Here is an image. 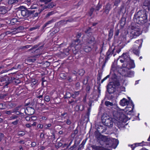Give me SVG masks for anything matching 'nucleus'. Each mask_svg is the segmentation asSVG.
Listing matches in <instances>:
<instances>
[{"mask_svg": "<svg viewBox=\"0 0 150 150\" xmlns=\"http://www.w3.org/2000/svg\"><path fill=\"white\" fill-rule=\"evenodd\" d=\"M9 62H8V63H6V62L3 65H1L0 66V71H1V74H2L5 71H6V70L4 71L2 70V69L4 68H6L7 67L9 66L11 64V63H9Z\"/></svg>", "mask_w": 150, "mask_h": 150, "instance_id": "nucleus-19", "label": "nucleus"}, {"mask_svg": "<svg viewBox=\"0 0 150 150\" xmlns=\"http://www.w3.org/2000/svg\"><path fill=\"white\" fill-rule=\"evenodd\" d=\"M8 95L7 94H0V99H3Z\"/></svg>", "mask_w": 150, "mask_h": 150, "instance_id": "nucleus-56", "label": "nucleus"}, {"mask_svg": "<svg viewBox=\"0 0 150 150\" xmlns=\"http://www.w3.org/2000/svg\"><path fill=\"white\" fill-rule=\"evenodd\" d=\"M92 29L91 27H88L84 31V33L86 34H90L92 33Z\"/></svg>", "mask_w": 150, "mask_h": 150, "instance_id": "nucleus-36", "label": "nucleus"}, {"mask_svg": "<svg viewBox=\"0 0 150 150\" xmlns=\"http://www.w3.org/2000/svg\"><path fill=\"white\" fill-rule=\"evenodd\" d=\"M72 52L75 55L78 52V51H79V50H76L75 48V47H74V48L72 49Z\"/></svg>", "mask_w": 150, "mask_h": 150, "instance_id": "nucleus-63", "label": "nucleus"}, {"mask_svg": "<svg viewBox=\"0 0 150 150\" xmlns=\"http://www.w3.org/2000/svg\"><path fill=\"white\" fill-rule=\"evenodd\" d=\"M143 8L136 13L134 15L133 19L134 22L140 25H143L148 21L147 12L146 10L148 8Z\"/></svg>", "mask_w": 150, "mask_h": 150, "instance_id": "nucleus-1", "label": "nucleus"}, {"mask_svg": "<svg viewBox=\"0 0 150 150\" xmlns=\"http://www.w3.org/2000/svg\"><path fill=\"white\" fill-rule=\"evenodd\" d=\"M111 6V4L109 3H107L103 7V13L105 14L106 15H108L109 13V12L111 9L112 7Z\"/></svg>", "mask_w": 150, "mask_h": 150, "instance_id": "nucleus-12", "label": "nucleus"}, {"mask_svg": "<svg viewBox=\"0 0 150 150\" xmlns=\"http://www.w3.org/2000/svg\"><path fill=\"white\" fill-rule=\"evenodd\" d=\"M119 33V30L117 29L115 32V35L114 36V38H116L117 37Z\"/></svg>", "mask_w": 150, "mask_h": 150, "instance_id": "nucleus-53", "label": "nucleus"}, {"mask_svg": "<svg viewBox=\"0 0 150 150\" xmlns=\"http://www.w3.org/2000/svg\"><path fill=\"white\" fill-rule=\"evenodd\" d=\"M83 50L86 52H90L92 49L91 47L88 46H85L83 47Z\"/></svg>", "mask_w": 150, "mask_h": 150, "instance_id": "nucleus-27", "label": "nucleus"}, {"mask_svg": "<svg viewBox=\"0 0 150 150\" xmlns=\"http://www.w3.org/2000/svg\"><path fill=\"white\" fill-rule=\"evenodd\" d=\"M113 120L114 121V124L115 126H116L119 129H121L124 127V125L123 124L122 122L119 121L115 119Z\"/></svg>", "mask_w": 150, "mask_h": 150, "instance_id": "nucleus-15", "label": "nucleus"}, {"mask_svg": "<svg viewBox=\"0 0 150 150\" xmlns=\"http://www.w3.org/2000/svg\"><path fill=\"white\" fill-rule=\"evenodd\" d=\"M90 88H91L90 85H88L86 88V90L87 93H89Z\"/></svg>", "mask_w": 150, "mask_h": 150, "instance_id": "nucleus-60", "label": "nucleus"}, {"mask_svg": "<svg viewBox=\"0 0 150 150\" xmlns=\"http://www.w3.org/2000/svg\"><path fill=\"white\" fill-rule=\"evenodd\" d=\"M24 29V28L23 26H19L16 29V31L17 32H21Z\"/></svg>", "mask_w": 150, "mask_h": 150, "instance_id": "nucleus-39", "label": "nucleus"}, {"mask_svg": "<svg viewBox=\"0 0 150 150\" xmlns=\"http://www.w3.org/2000/svg\"><path fill=\"white\" fill-rule=\"evenodd\" d=\"M7 11L6 8L4 6L0 7V14H5Z\"/></svg>", "mask_w": 150, "mask_h": 150, "instance_id": "nucleus-28", "label": "nucleus"}, {"mask_svg": "<svg viewBox=\"0 0 150 150\" xmlns=\"http://www.w3.org/2000/svg\"><path fill=\"white\" fill-rule=\"evenodd\" d=\"M37 93L38 95H41V94L44 95V91L43 90L40 89Z\"/></svg>", "mask_w": 150, "mask_h": 150, "instance_id": "nucleus-61", "label": "nucleus"}, {"mask_svg": "<svg viewBox=\"0 0 150 150\" xmlns=\"http://www.w3.org/2000/svg\"><path fill=\"white\" fill-rule=\"evenodd\" d=\"M120 86L119 80H115L108 83L106 86L107 91L109 94H114L116 91V87Z\"/></svg>", "mask_w": 150, "mask_h": 150, "instance_id": "nucleus-4", "label": "nucleus"}, {"mask_svg": "<svg viewBox=\"0 0 150 150\" xmlns=\"http://www.w3.org/2000/svg\"><path fill=\"white\" fill-rule=\"evenodd\" d=\"M12 77L8 76H5L1 79V81H5L4 83V87H8V86L12 82Z\"/></svg>", "mask_w": 150, "mask_h": 150, "instance_id": "nucleus-9", "label": "nucleus"}, {"mask_svg": "<svg viewBox=\"0 0 150 150\" xmlns=\"http://www.w3.org/2000/svg\"><path fill=\"white\" fill-rule=\"evenodd\" d=\"M38 6L34 4L32 6L29 8H28L24 6L21 7V9L20 10L21 16L20 18H22L23 17L27 18L28 17H33V15H34V13L36 11L34 9L38 8Z\"/></svg>", "mask_w": 150, "mask_h": 150, "instance_id": "nucleus-2", "label": "nucleus"}, {"mask_svg": "<svg viewBox=\"0 0 150 150\" xmlns=\"http://www.w3.org/2000/svg\"><path fill=\"white\" fill-rule=\"evenodd\" d=\"M54 19H52L50 21H47L45 23L42 28V30H43L48 25L51 24V23L54 22Z\"/></svg>", "mask_w": 150, "mask_h": 150, "instance_id": "nucleus-25", "label": "nucleus"}, {"mask_svg": "<svg viewBox=\"0 0 150 150\" xmlns=\"http://www.w3.org/2000/svg\"><path fill=\"white\" fill-rule=\"evenodd\" d=\"M52 30H54L51 33V34H52L53 35L55 34L56 33L58 32L59 31V28H56L54 27L53 28Z\"/></svg>", "mask_w": 150, "mask_h": 150, "instance_id": "nucleus-37", "label": "nucleus"}, {"mask_svg": "<svg viewBox=\"0 0 150 150\" xmlns=\"http://www.w3.org/2000/svg\"><path fill=\"white\" fill-rule=\"evenodd\" d=\"M102 76V73L98 72L97 76V83H99L100 82V80L101 78V76Z\"/></svg>", "mask_w": 150, "mask_h": 150, "instance_id": "nucleus-40", "label": "nucleus"}, {"mask_svg": "<svg viewBox=\"0 0 150 150\" xmlns=\"http://www.w3.org/2000/svg\"><path fill=\"white\" fill-rule=\"evenodd\" d=\"M121 72L120 73V74L122 76L125 77H131L133 76L134 74V71L130 70L129 69H122Z\"/></svg>", "mask_w": 150, "mask_h": 150, "instance_id": "nucleus-7", "label": "nucleus"}, {"mask_svg": "<svg viewBox=\"0 0 150 150\" xmlns=\"http://www.w3.org/2000/svg\"><path fill=\"white\" fill-rule=\"evenodd\" d=\"M117 76L116 75V74L115 73H114L112 74V77L111 78L112 79H113V80H117Z\"/></svg>", "mask_w": 150, "mask_h": 150, "instance_id": "nucleus-62", "label": "nucleus"}, {"mask_svg": "<svg viewBox=\"0 0 150 150\" xmlns=\"http://www.w3.org/2000/svg\"><path fill=\"white\" fill-rule=\"evenodd\" d=\"M133 53L139 56V50L137 49H133Z\"/></svg>", "mask_w": 150, "mask_h": 150, "instance_id": "nucleus-51", "label": "nucleus"}, {"mask_svg": "<svg viewBox=\"0 0 150 150\" xmlns=\"http://www.w3.org/2000/svg\"><path fill=\"white\" fill-rule=\"evenodd\" d=\"M99 141V142L101 146H104L105 144L106 145H109L112 142L110 138H108L106 136L102 135H99L96 138Z\"/></svg>", "mask_w": 150, "mask_h": 150, "instance_id": "nucleus-6", "label": "nucleus"}, {"mask_svg": "<svg viewBox=\"0 0 150 150\" xmlns=\"http://www.w3.org/2000/svg\"><path fill=\"white\" fill-rule=\"evenodd\" d=\"M113 119H115L110 117L109 115H104L102 117V123L104 125L107 126L109 127H112L114 121Z\"/></svg>", "mask_w": 150, "mask_h": 150, "instance_id": "nucleus-5", "label": "nucleus"}, {"mask_svg": "<svg viewBox=\"0 0 150 150\" xmlns=\"http://www.w3.org/2000/svg\"><path fill=\"white\" fill-rule=\"evenodd\" d=\"M60 76L62 79H65L67 78V76L65 74L63 73H61L60 74Z\"/></svg>", "mask_w": 150, "mask_h": 150, "instance_id": "nucleus-55", "label": "nucleus"}, {"mask_svg": "<svg viewBox=\"0 0 150 150\" xmlns=\"http://www.w3.org/2000/svg\"><path fill=\"white\" fill-rule=\"evenodd\" d=\"M82 35L81 33H78L76 35V39L73 40L71 46L73 47L74 45H77L81 42V40L79 39Z\"/></svg>", "mask_w": 150, "mask_h": 150, "instance_id": "nucleus-11", "label": "nucleus"}, {"mask_svg": "<svg viewBox=\"0 0 150 150\" xmlns=\"http://www.w3.org/2000/svg\"><path fill=\"white\" fill-rule=\"evenodd\" d=\"M95 10V8L94 7H92L88 11V13L90 16H91L93 11Z\"/></svg>", "mask_w": 150, "mask_h": 150, "instance_id": "nucleus-38", "label": "nucleus"}, {"mask_svg": "<svg viewBox=\"0 0 150 150\" xmlns=\"http://www.w3.org/2000/svg\"><path fill=\"white\" fill-rule=\"evenodd\" d=\"M126 116L124 114H121L120 117V119L121 121L125 123L126 121Z\"/></svg>", "mask_w": 150, "mask_h": 150, "instance_id": "nucleus-30", "label": "nucleus"}, {"mask_svg": "<svg viewBox=\"0 0 150 150\" xmlns=\"http://www.w3.org/2000/svg\"><path fill=\"white\" fill-rule=\"evenodd\" d=\"M78 132V130L76 129L75 130H74L73 132L72 133L71 135L73 136L74 135L73 137H74L76 135Z\"/></svg>", "mask_w": 150, "mask_h": 150, "instance_id": "nucleus-50", "label": "nucleus"}, {"mask_svg": "<svg viewBox=\"0 0 150 150\" xmlns=\"http://www.w3.org/2000/svg\"><path fill=\"white\" fill-rule=\"evenodd\" d=\"M44 100L47 102H49L50 100V98L49 96H46L44 97Z\"/></svg>", "mask_w": 150, "mask_h": 150, "instance_id": "nucleus-54", "label": "nucleus"}, {"mask_svg": "<svg viewBox=\"0 0 150 150\" xmlns=\"http://www.w3.org/2000/svg\"><path fill=\"white\" fill-rule=\"evenodd\" d=\"M111 49H109L106 53V55H107V57L105 58L108 59L110 58V55H112V54H113V53L111 52Z\"/></svg>", "mask_w": 150, "mask_h": 150, "instance_id": "nucleus-35", "label": "nucleus"}, {"mask_svg": "<svg viewBox=\"0 0 150 150\" xmlns=\"http://www.w3.org/2000/svg\"><path fill=\"white\" fill-rule=\"evenodd\" d=\"M105 104L106 106L108 107L110 106H112L113 104L112 103L108 101H106L105 102Z\"/></svg>", "mask_w": 150, "mask_h": 150, "instance_id": "nucleus-44", "label": "nucleus"}, {"mask_svg": "<svg viewBox=\"0 0 150 150\" xmlns=\"http://www.w3.org/2000/svg\"><path fill=\"white\" fill-rule=\"evenodd\" d=\"M91 109V108L90 107H89L88 108L87 112L86 113V115L88 116V118H89V115L90 114V110Z\"/></svg>", "mask_w": 150, "mask_h": 150, "instance_id": "nucleus-57", "label": "nucleus"}, {"mask_svg": "<svg viewBox=\"0 0 150 150\" xmlns=\"http://www.w3.org/2000/svg\"><path fill=\"white\" fill-rule=\"evenodd\" d=\"M18 21L17 19L16 18L12 19L10 21V24L11 25H14L16 22Z\"/></svg>", "mask_w": 150, "mask_h": 150, "instance_id": "nucleus-42", "label": "nucleus"}, {"mask_svg": "<svg viewBox=\"0 0 150 150\" xmlns=\"http://www.w3.org/2000/svg\"><path fill=\"white\" fill-rule=\"evenodd\" d=\"M128 98L129 99V100H128V101H129V104H131V105H132V110H129L127 113V114H130L131 113H132L133 112V110L134 108V105L132 101L130 99V98L128 97Z\"/></svg>", "mask_w": 150, "mask_h": 150, "instance_id": "nucleus-24", "label": "nucleus"}, {"mask_svg": "<svg viewBox=\"0 0 150 150\" xmlns=\"http://www.w3.org/2000/svg\"><path fill=\"white\" fill-rule=\"evenodd\" d=\"M91 147L92 148V150H104V148L103 147L96 145H92Z\"/></svg>", "mask_w": 150, "mask_h": 150, "instance_id": "nucleus-21", "label": "nucleus"}, {"mask_svg": "<svg viewBox=\"0 0 150 150\" xmlns=\"http://www.w3.org/2000/svg\"><path fill=\"white\" fill-rule=\"evenodd\" d=\"M68 114L66 112H64L63 113L61 114V116L62 117H63L64 118L65 117L67 116Z\"/></svg>", "mask_w": 150, "mask_h": 150, "instance_id": "nucleus-64", "label": "nucleus"}, {"mask_svg": "<svg viewBox=\"0 0 150 150\" xmlns=\"http://www.w3.org/2000/svg\"><path fill=\"white\" fill-rule=\"evenodd\" d=\"M148 8L149 11H150V0H145L142 6L143 8Z\"/></svg>", "mask_w": 150, "mask_h": 150, "instance_id": "nucleus-16", "label": "nucleus"}, {"mask_svg": "<svg viewBox=\"0 0 150 150\" xmlns=\"http://www.w3.org/2000/svg\"><path fill=\"white\" fill-rule=\"evenodd\" d=\"M126 18L125 17H124L123 15H122L120 20L119 22V23L120 24V26L121 28H123L124 27L126 23Z\"/></svg>", "mask_w": 150, "mask_h": 150, "instance_id": "nucleus-18", "label": "nucleus"}, {"mask_svg": "<svg viewBox=\"0 0 150 150\" xmlns=\"http://www.w3.org/2000/svg\"><path fill=\"white\" fill-rule=\"evenodd\" d=\"M19 122V119H17L16 121L13 122H11V124L14 125H16Z\"/></svg>", "mask_w": 150, "mask_h": 150, "instance_id": "nucleus-58", "label": "nucleus"}, {"mask_svg": "<svg viewBox=\"0 0 150 150\" xmlns=\"http://www.w3.org/2000/svg\"><path fill=\"white\" fill-rule=\"evenodd\" d=\"M12 82L15 83L16 84H18L20 83V81L18 79H15L14 77H12Z\"/></svg>", "mask_w": 150, "mask_h": 150, "instance_id": "nucleus-45", "label": "nucleus"}, {"mask_svg": "<svg viewBox=\"0 0 150 150\" xmlns=\"http://www.w3.org/2000/svg\"><path fill=\"white\" fill-rule=\"evenodd\" d=\"M129 56V55L128 54L123 53L122 55L120 57H122L123 59H120V61L121 63H123L124 62H126L128 61L129 60H130V57Z\"/></svg>", "mask_w": 150, "mask_h": 150, "instance_id": "nucleus-14", "label": "nucleus"}, {"mask_svg": "<svg viewBox=\"0 0 150 150\" xmlns=\"http://www.w3.org/2000/svg\"><path fill=\"white\" fill-rule=\"evenodd\" d=\"M17 132L18 136H23L25 134V132L23 131L18 130Z\"/></svg>", "mask_w": 150, "mask_h": 150, "instance_id": "nucleus-43", "label": "nucleus"}, {"mask_svg": "<svg viewBox=\"0 0 150 150\" xmlns=\"http://www.w3.org/2000/svg\"><path fill=\"white\" fill-rule=\"evenodd\" d=\"M78 72L79 75L80 76H82L85 73V71L83 69H81L79 70Z\"/></svg>", "mask_w": 150, "mask_h": 150, "instance_id": "nucleus-47", "label": "nucleus"}, {"mask_svg": "<svg viewBox=\"0 0 150 150\" xmlns=\"http://www.w3.org/2000/svg\"><path fill=\"white\" fill-rule=\"evenodd\" d=\"M54 13V11H51L49 12L45 16V18H49L50 16L52 15Z\"/></svg>", "mask_w": 150, "mask_h": 150, "instance_id": "nucleus-49", "label": "nucleus"}, {"mask_svg": "<svg viewBox=\"0 0 150 150\" xmlns=\"http://www.w3.org/2000/svg\"><path fill=\"white\" fill-rule=\"evenodd\" d=\"M126 62L127 64L126 66L124 64L122 65V67L124 68V69H130L135 67V65L134 61L131 60L130 59V60H129L128 61H127Z\"/></svg>", "mask_w": 150, "mask_h": 150, "instance_id": "nucleus-10", "label": "nucleus"}, {"mask_svg": "<svg viewBox=\"0 0 150 150\" xmlns=\"http://www.w3.org/2000/svg\"><path fill=\"white\" fill-rule=\"evenodd\" d=\"M77 106L78 107L79 110L81 111H83L84 109V106L83 105H80L79 106Z\"/></svg>", "mask_w": 150, "mask_h": 150, "instance_id": "nucleus-52", "label": "nucleus"}, {"mask_svg": "<svg viewBox=\"0 0 150 150\" xmlns=\"http://www.w3.org/2000/svg\"><path fill=\"white\" fill-rule=\"evenodd\" d=\"M102 5L99 4V3H98V5L95 8V11H98L100 9Z\"/></svg>", "mask_w": 150, "mask_h": 150, "instance_id": "nucleus-48", "label": "nucleus"}, {"mask_svg": "<svg viewBox=\"0 0 150 150\" xmlns=\"http://www.w3.org/2000/svg\"><path fill=\"white\" fill-rule=\"evenodd\" d=\"M127 32L128 33H129V37L131 39L137 38L141 34L140 28L136 24L129 26Z\"/></svg>", "mask_w": 150, "mask_h": 150, "instance_id": "nucleus-3", "label": "nucleus"}, {"mask_svg": "<svg viewBox=\"0 0 150 150\" xmlns=\"http://www.w3.org/2000/svg\"><path fill=\"white\" fill-rule=\"evenodd\" d=\"M106 130V126H103L101 125L98 126L97 128V131L95 132V134L96 138H97V137L99 135H101V133H103L105 132Z\"/></svg>", "mask_w": 150, "mask_h": 150, "instance_id": "nucleus-8", "label": "nucleus"}, {"mask_svg": "<svg viewBox=\"0 0 150 150\" xmlns=\"http://www.w3.org/2000/svg\"><path fill=\"white\" fill-rule=\"evenodd\" d=\"M81 141V140H79V141H78L76 139L75 140H74V144L69 149V150H73L79 144Z\"/></svg>", "mask_w": 150, "mask_h": 150, "instance_id": "nucleus-17", "label": "nucleus"}, {"mask_svg": "<svg viewBox=\"0 0 150 150\" xmlns=\"http://www.w3.org/2000/svg\"><path fill=\"white\" fill-rule=\"evenodd\" d=\"M81 53L80 51L78 52L75 55V57L78 58L79 57H81Z\"/></svg>", "mask_w": 150, "mask_h": 150, "instance_id": "nucleus-59", "label": "nucleus"}, {"mask_svg": "<svg viewBox=\"0 0 150 150\" xmlns=\"http://www.w3.org/2000/svg\"><path fill=\"white\" fill-rule=\"evenodd\" d=\"M94 41L95 38L93 36L90 37L87 40V41L89 44H91Z\"/></svg>", "mask_w": 150, "mask_h": 150, "instance_id": "nucleus-34", "label": "nucleus"}, {"mask_svg": "<svg viewBox=\"0 0 150 150\" xmlns=\"http://www.w3.org/2000/svg\"><path fill=\"white\" fill-rule=\"evenodd\" d=\"M32 45H27L25 46H21L20 47V49H25L30 48L31 47Z\"/></svg>", "mask_w": 150, "mask_h": 150, "instance_id": "nucleus-46", "label": "nucleus"}, {"mask_svg": "<svg viewBox=\"0 0 150 150\" xmlns=\"http://www.w3.org/2000/svg\"><path fill=\"white\" fill-rule=\"evenodd\" d=\"M128 104H129V102L125 98L122 99L120 102V104L122 106H125Z\"/></svg>", "mask_w": 150, "mask_h": 150, "instance_id": "nucleus-22", "label": "nucleus"}, {"mask_svg": "<svg viewBox=\"0 0 150 150\" xmlns=\"http://www.w3.org/2000/svg\"><path fill=\"white\" fill-rule=\"evenodd\" d=\"M113 29L111 28L109 30L108 35V41H110L112 38L113 35Z\"/></svg>", "mask_w": 150, "mask_h": 150, "instance_id": "nucleus-26", "label": "nucleus"}, {"mask_svg": "<svg viewBox=\"0 0 150 150\" xmlns=\"http://www.w3.org/2000/svg\"><path fill=\"white\" fill-rule=\"evenodd\" d=\"M27 110L30 112L29 115H32L34 114L35 112V110L33 108L31 107H28L26 108Z\"/></svg>", "mask_w": 150, "mask_h": 150, "instance_id": "nucleus-29", "label": "nucleus"}, {"mask_svg": "<svg viewBox=\"0 0 150 150\" xmlns=\"http://www.w3.org/2000/svg\"><path fill=\"white\" fill-rule=\"evenodd\" d=\"M29 85L30 88H35L38 85V81L35 79H33Z\"/></svg>", "mask_w": 150, "mask_h": 150, "instance_id": "nucleus-13", "label": "nucleus"}, {"mask_svg": "<svg viewBox=\"0 0 150 150\" xmlns=\"http://www.w3.org/2000/svg\"><path fill=\"white\" fill-rule=\"evenodd\" d=\"M124 9V6L123 5H122L119 8V9L117 11V13L118 15H120L121 13L123 14V16H124V14L126 12V10L125 9L124 12L123 11V10Z\"/></svg>", "mask_w": 150, "mask_h": 150, "instance_id": "nucleus-20", "label": "nucleus"}, {"mask_svg": "<svg viewBox=\"0 0 150 150\" xmlns=\"http://www.w3.org/2000/svg\"><path fill=\"white\" fill-rule=\"evenodd\" d=\"M36 60V59L35 58L32 57V56L26 59L25 62H33Z\"/></svg>", "mask_w": 150, "mask_h": 150, "instance_id": "nucleus-31", "label": "nucleus"}, {"mask_svg": "<svg viewBox=\"0 0 150 150\" xmlns=\"http://www.w3.org/2000/svg\"><path fill=\"white\" fill-rule=\"evenodd\" d=\"M72 96V94L69 91H66L65 95L64 96V98L65 99H67L70 98Z\"/></svg>", "mask_w": 150, "mask_h": 150, "instance_id": "nucleus-33", "label": "nucleus"}, {"mask_svg": "<svg viewBox=\"0 0 150 150\" xmlns=\"http://www.w3.org/2000/svg\"><path fill=\"white\" fill-rule=\"evenodd\" d=\"M45 9V8L44 6L42 8H39L38 10V12H37L35 13L34 15H33V17L32 18H34L35 17H37L39 14H40Z\"/></svg>", "mask_w": 150, "mask_h": 150, "instance_id": "nucleus-23", "label": "nucleus"}, {"mask_svg": "<svg viewBox=\"0 0 150 150\" xmlns=\"http://www.w3.org/2000/svg\"><path fill=\"white\" fill-rule=\"evenodd\" d=\"M55 6V4L53 2H51L47 6H44L45 8H52L54 6Z\"/></svg>", "mask_w": 150, "mask_h": 150, "instance_id": "nucleus-32", "label": "nucleus"}, {"mask_svg": "<svg viewBox=\"0 0 150 150\" xmlns=\"http://www.w3.org/2000/svg\"><path fill=\"white\" fill-rule=\"evenodd\" d=\"M122 0H115V1L113 2L114 6H117L118 4Z\"/></svg>", "mask_w": 150, "mask_h": 150, "instance_id": "nucleus-41", "label": "nucleus"}]
</instances>
